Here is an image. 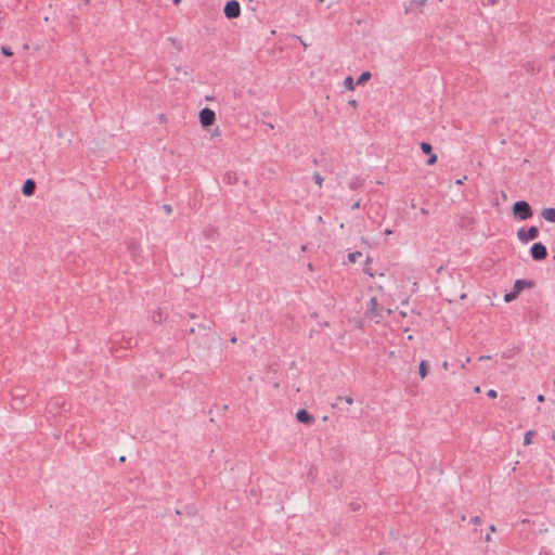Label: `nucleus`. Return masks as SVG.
Returning <instances> with one entry per match:
<instances>
[{
	"instance_id": "nucleus-1",
	"label": "nucleus",
	"mask_w": 555,
	"mask_h": 555,
	"mask_svg": "<svg viewBox=\"0 0 555 555\" xmlns=\"http://www.w3.org/2000/svg\"><path fill=\"white\" fill-rule=\"evenodd\" d=\"M513 212L520 220H527V219L531 218V216H532L531 207L525 201L516 202L513 207Z\"/></svg>"
},
{
	"instance_id": "nucleus-2",
	"label": "nucleus",
	"mask_w": 555,
	"mask_h": 555,
	"mask_svg": "<svg viewBox=\"0 0 555 555\" xmlns=\"http://www.w3.org/2000/svg\"><path fill=\"white\" fill-rule=\"evenodd\" d=\"M224 15L229 20L236 18L241 15V4L236 0L228 1L223 9Z\"/></svg>"
},
{
	"instance_id": "nucleus-3",
	"label": "nucleus",
	"mask_w": 555,
	"mask_h": 555,
	"mask_svg": "<svg viewBox=\"0 0 555 555\" xmlns=\"http://www.w3.org/2000/svg\"><path fill=\"white\" fill-rule=\"evenodd\" d=\"M216 121V114L211 108L205 107L199 112V122L203 127H209Z\"/></svg>"
},
{
	"instance_id": "nucleus-4",
	"label": "nucleus",
	"mask_w": 555,
	"mask_h": 555,
	"mask_svg": "<svg viewBox=\"0 0 555 555\" xmlns=\"http://www.w3.org/2000/svg\"><path fill=\"white\" fill-rule=\"evenodd\" d=\"M538 234H539V230L537 227H531L528 230L520 229L517 232V236H518L519 241H521L524 243H527L529 241L537 238Z\"/></svg>"
},
{
	"instance_id": "nucleus-5",
	"label": "nucleus",
	"mask_w": 555,
	"mask_h": 555,
	"mask_svg": "<svg viewBox=\"0 0 555 555\" xmlns=\"http://www.w3.org/2000/svg\"><path fill=\"white\" fill-rule=\"evenodd\" d=\"M531 256L534 260H542L546 258V247L542 243H534L531 247Z\"/></svg>"
},
{
	"instance_id": "nucleus-6",
	"label": "nucleus",
	"mask_w": 555,
	"mask_h": 555,
	"mask_svg": "<svg viewBox=\"0 0 555 555\" xmlns=\"http://www.w3.org/2000/svg\"><path fill=\"white\" fill-rule=\"evenodd\" d=\"M426 4H427V0H410L405 7V12L406 13L422 12Z\"/></svg>"
},
{
	"instance_id": "nucleus-7",
	"label": "nucleus",
	"mask_w": 555,
	"mask_h": 555,
	"mask_svg": "<svg viewBox=\"0 0 555 555\" xmlns=\"http://www.w3.org/2000/svg\"><path fill=\"white\" fill-rule=\"evenodd\" d=\"M383 309L379 307L378 301L375 297L371 298L367 305V314L371 318H379L382 317Z\"/></svg>"
},
{
	"instance_id": "nucleus-8",
	"label": "nucleus",
	"mask_w": 555,
	"mask_h": 555,
	"mask_svg": "<svg viewBox=\"0 0 555 555\" xmlns=\"http://www.w3.org/2000/svg\"><path fill=\"white\" fill-rule=\"evenodd\" d=\"M296 418L298 422L304 423V424H309L313 421L312 415L304 409L297 411Z\"/></svg>"
},
{
	"instance_id": "nucleus-9",
	"label": "nucleus",
	"mask_w": 555,
	"mask_h": 555,
	"mask_svg": "<svg viewBox=\"0 0 555 555\" xmlns=\"http://www.w3.org/2000/svg\"><path fill=\"white\" fill-rule=\"evenodd\" d=\"M36 184L31 179H28L24 182L22 192L25 196H31L35 192Z\"/></svg>"
},
{
	"instance_id": "nucleus-10",
	"label": "nucleus",
	"mask_w": 555,
	"mask_h": 555,
	"mask_svg": "<svg viewBox=\"0 0 555 555\" xmlns=\"http://www.w3.org/2000/svg\"><path fill=\"white\" fill-rule=\"evenodd\" d=\"M430 364L427 360H422L418 365V375L422 379H424L429 372Z\"/></svg>"
},
{
	"instance_id": "nucleus-11",
	"label": "nucleus",
	"mask_w": 555,
	"mask_h": 555,
	"mask_svg": "<svg viewBox=\"0 0 555 555\" xmlns=\"http://www.w3.org/2000/svg\"><path fill=\"white\" fill-rule=\"evenodd\" d=\"M532 283L525 280H517L514 284V289L516 293H520L526 287H531Z\"/></svg>"
},
{
	"instance_id": "nucleus-12",
	"label": "nucleus",
	"mask_w": 555,
	"mask_h": 555,
	"mask_svg": "<svg viewBox=\"0 0 555 555\" xmlns=\"http://www.w3.org/2000/svg\"><path fill=\"white\" fill-rule=\"evenodd\" d=\"M542 217L548 222H555V208H546L542 211Z\"/></svg>"
},
{
	"instance_id": "nucleus-13",
	"label": "nucleus",
	"mask_w": 555,
	"mask_h": 555,
	"mask_svg": "<svg viewBox=\"0 0 555 555\" xmlns=\"http://www.w3.org/2000/svg\"><path fill=\"white\" fill-rule=\"evenodd\" d=\"M371 78V73L370 72H363L360 77L358 78V81L357 83L358 85H364L367 80H370Z\"/></svg>"
},
{
	"instance_id": "nucleus-14",
	"label": "nucleus",
	"mask_w": 555,
	"mask_h": 555,
	"mask_svg": "<svg viewBox=\"0 0 555 555\" xmlns=\"http://www.w3.org/2000/svg\"><path fill=\"white\" fill-rule=\"evenodd\" d=\"M344 86L346 87V89L353 91L354 90L353 78L351 76L346 77L345 81H344Z\"/></svg>"
},
{
	"instance_id": "nucleus-15",
	"label": "nucleus",
	"mask_w": 555,
	"mask_h": 555,
	"mask_svg": "<svg viewBox=\"0 0 555 555\" xmlns=\"http://www.w3.org/2000/svg\"><path fill=\"white\" fill-rule=\"evenodd\" d=\"M518 295H519V293H516V291H515V289H513V292L507 293V294H505V295H504V300H505L506 302H511V301H513L514 299H516Z\"/></svg>"
},
{
	"instance_id": "nucleus-16",
	"label": "nucleus",
	"mask_w": 555,
	"mask_h": 555,
	"mask_svg": "<svg viewBox=\"0 0 555 555\" xmlns=\"http://www.w3.org/2000/svg\"><path fill=\"white\" fill-rule=\"evenodd\" d=\"M534 436V431L529 430L525 434L524 444L529 446L532 442V437Z\"/></svg>"
},
{
	"instance_id": "nucleus-17",
	"label": "nucleus",
	"mask_w": 555,
	"mask_h": 555,
	"mask_svg": "<svg viewBox=\"0 0 555 555\" xmlns=\"http://www.w3.org/2000/svg\"><path fill=\"white\" fill-rule=\"evenodd\" d=\"M421 150L425 153V154H431L433 153V147L429 143L427 142H422L421 143Z\"/></svg>"
},
{
	"instance_id": "nucleus-18",
	"label": "nucleus",
	"mask_w": 555,
	"mask_h": 555,
	"mask_svg": "<svg viewBox=\"0 0 555 555\" xmlns=\"http://www.w3.org/2000/svg\"><path fill=\"white\" fill-rule=\"evenodd\" d=\"M1 52L3 55H5L7 57H11L13 55V51L10 47L8 46H2L1 48Z\"/></svg>"
},
{
	"instance_id": "nucleus-19",
	"label": "nucleus",
	"mask_w": 555,
	"mask_h": 555,
	"mask_svg": "<svg viewBox=\"0 0 555 555\" xmlns=\"http://www.w3.org/2000/svg\"><path fill=\"white\" fill-rule=\"evenodd\" d=\"M437 159H438V157H437L436 154H434V153L429 154V158L427 160V165H429V166L435 165L437 163Z\"/></svg>"
},
{
	"instance_id": "nucleus-20",
	"label": "nucleus",
	"mask_w": 555,
	"mask_h": 555,
	"mask_svg": "<svg viewBox=\"0 0 555 555\" xmlns=\"http://www.w3.org/2000/svg\"><path fill=\"white\" fill-rule=\"evenodd\" d=\"M359 257H361V253L360 251L351 253L348 256V258H349V260L351 262H356Z\"/></svg>"
},
{
	"instance_id": "nucleus-21",
	"label": "nucleus",
	"mask_w": 555,
	"mask_h": 555,
	"mask_svg": "<svg viewBox=\"0 0 555 555\" xmlns=\"http://www.w3.org/2000/svg\"><path fill=\"white\" fill-rule=\"evenodd\" d=\"M495 531H496L495 526H494V525H491V526L489 527V533L486 535V541H487V542H490V541H491V534H492L493 532H495Z\"/></svg>"
},
{
	"instance_id": "nucleus-22",
	"label": "nucleus",
	"mask_w": 555,
	"mask_h": 555,
	"mask_svg": "<svg viewBox=\"0 0 555 555\" xmlns=\"http://www.w3.org/2000/svg\"><path fill=\"white\" fill-rule=\"evenodd\" d=\"M341 400H344L349 405L353 404V398L350 396H346V397L341 398Z\"/></svg>"
},
{
	"instance_id": "nucleus-23",
	"label": "nucleus",
	"mask_w": 555,
	"mask_h": 555,
	"mask_svg": "<svg viewBox=\"0 0 555 555\" xmlns=\"http://www.w3.org/2000/svg\"><path fill=\"white\" fill-rule=\"evenodd\" d=\"M470 522L474 524V525H480L481 524V518L479 516H475L470 519Z\"/></svg>"
},
{
	"instance_id": "nucleus-24",
	"label": "nucleus",
	"mask_w": 555,
	"mask_h": 555,
	"mask_svg": "<svg viewBox=\"0 0 555 555\" xmlns=\"http://www.w3.org/2000/svg\"><path fill=\"white\" fill-rule=\"evenodd\" d=\"M198 330H203V331H210L211 327L209 325H206V324H198L197 325Z\"/></svg>"
},
{
	"instance_id": "nucleus-25",
	"label": "nucleus",
	"mask_w": 555,
	"mask_h": 555,
	"mask_svg": "<svg viewBox=\"0 0 555 555\" xmlns=\"http://www.w3.org/2000/svg\"><path fill=\"white\" fill-rule=\"evenodd\" d=\"M488 396H489L490 398H493V399H494V398H496V397H498V392H496L494 389H490V390L488 391Z\"/></svg>"
},
{
	"instance_id": "nucleus-26",
	"label": "nucleus",
	"mask_w": 555,
	"mask_h": 555,
	"mask_svg": "<svg viewBox=\"0 0 555 555\" xmlns=\"http://www.w3.org/2000/svg\"><path fill=\"white\" fill-rule=\"evenodd\" d=\"M315 182H317L320 186L322 185V178H321L319 175H317V176H315Z\"/></svg>"
},
{
	"instance_id": "nucleus-27",
	"label": "nucleus",
	"mask_w": 555,
	"mask_h": 555,
	"mask_svg": "<svg viewBox=\"0 0 555 555\" xmlns=\"http://www.w3.org/2000/svg\"><path fill=\"white\" fill-rule=\"evenodd\" d=\"M490 359H491V357H490V356H481V357L479 358V360H480V361H488V360H490Z\"/></svg>"
},
{
	"instance_id": "nucleus-28",
	"label": "nucleus",
	"mask_w": 555,
	"mask_h": 555,
	"mask_svg": "<svg viewBox=\"0 0 555 555\" xmlns=\"http://www.w3.org/2000/svg\"><path fill=\"white\" fill-rule=\"evenodd\" d=\"M360 208V202H357L352 205V209H358Z\"/></svg>"
},
{
	"instance_id": "nucleus-29",
	"label": "nucleus",
	"mask_w": 555,
	"mask_h": 555,
	"mask_svg": "<svg viewBox=\"0 0 555 555\" xmlns=\"http://www.w3.org/2000/svg\"><path fill=\"white\" fill-rule=\"evenodd\" d=\"M538 401H540V402L544 401V396L543 395H539L538 396Z\"/></svg>"
},
{
	"instance_id": "nucleus-30",
	"label": "nucleus",
	"mask_w": 555,
	"mask_h": 555,
	"mask_svg": "<svg viewBox=\"0 0 555 555\" xmlns=\"http://www.w3.org/2000/svg\"><path fill=\"white\" fill-rule=\"evenodd\" d=\"M448 365H449V364H448V362H447V361H444V362L442 363V366H443V369H446V370H448Z\"/></svg>"
},
{
	"instance_id": "nucleus-31",
	"label": "nucleus",
	"mask_w": 555,
	"mask_h": 555,
	"mask_svg": "<svg viewBox=\"0 0 555 555\" xmlns=\"http://www.w3.org/2000/svg\"><path fill=\"white\" fill-rule=\"evenodd\" d=\"M391 233H392L391 230H389V229L385 230L386 235H390Z\"/></svg>"
},
{
	"instance_id": "nucleus-32",
	"label": "nucleus",
	"mask_w": 555,
	"mask_h": 555,
	"mask_svg": "<svg viewBox=\"0 0 555 555\" xmlns=\"http://www.w3.org/2000/svg\"><path fill=\"white\" fill-rule=\"evenodd\" d=\"M474 390H475V392H480V387H479V386H477V387H475V389H474Z\"/></svg>"
},
{
	"instance_id": "nucleus-33",
	"label": "nucleus",
	"mask_w": 555,
	"mask_h": 555,
	"mask_svg": "<svg viewBox=\"0 0 555 555\" xmlns=\"http://www.w3.org/2000/svg\"><path fill=\"white\" fill-rule=\"evenodd\" d=\"M231 343H232V344H235V343H236V337H232V338H231Z\"/></svg>"
},
{
	"instance_id": "nucleus-34",
	"label": "nucleus",
	"mask_w": 555,
	"mask_h": 555,
	"mask_svg": "<svg viewBox=\"0 0 555 555\" xmlns=\"http://www.w3.org/2000/svg\"><path fill=\"white\" fill-rule=\"evenodd\" d=\"M175 4H179L181 0H172Z\"/></svg>"
},
{
	"instance_id": "nucleus-35",
	"label": "nucleus",
	"mask_w": 555,
	"mask_h": 555,
	"mask_svg": "<svg viewBox=\"0 0 555 555\" xmlns=\"http://www.w3.org/2000/svg\"><path fill=\"white\" fill-rule=\"evenodd\" d=\"M456 183H457V184H462V183H463V180H462V179H459V180L456 181Z\"/></svg>"
},
{
	"instance_id": "nucleus-36",
	"label": "nucleus",
	"mask_w": 555,
	"mask_h": 555,
	"mask_svg": "<svg viewBox=\"0 0 555 555\" xmlns=\"http://www.w3.org/2000/svg\"><path fill=\"white\" fill-rule=\"evenodd\" d=\"M400 314H401L402 317H406V312H404V311H401V312H400Z\"/></svg>"
},
{
	"instance_id": "nucleus-37",
	"label": "nucleus",
	"mask_w": 555,
	"mask_h": 555,
	"mask_svg": "<svg viewBox=\"0 0 555 555\" xmlns=\"http://www.w3.org/2000/svg\"><path fill=\"white\" fill-rule=\"evenodd\" d=\"M190 332H191V333H195V328H194V327H192V328L190 330Z\"/></svg>"
}]
</instances>
